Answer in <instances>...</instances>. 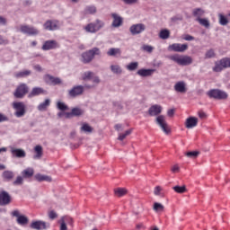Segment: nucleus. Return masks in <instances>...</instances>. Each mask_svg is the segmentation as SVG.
I'll list each match as a JSON object with an SVG mask.
<instances>
[{
    "label": "nucleus",
    "mask_w": 230,
    "mask_h": 230,
    "mask_svg": "<svg viewBox=\"0 0 230 230\" xmlns=\"http://www.w3.org/2000/svg\"><path fill=\"white\" fill-rule=\"evenodd\" d=\"M105 26V23L102 20H96L93 22L88 23L84 27L86 33H96Z\"/></svg>",
    "instance_id": "obj_1"
},
{
    "label": "nucleus",
    "mask_w": 230,
    "mask_h": 230,
    "mask_svg": "<svg viewBox=\"0 0 230 230\" xmlns=\"http://www.w3.org/2000/svg\"><path fill=\"white\" fill-rule=\"evenodd\" d=\"M13 109L14 110V116L16 118H23L26 114V104L22 102H13Z\"/></svg>",
    "instance_id": "obj_2"
},
{
    "label": "nucleus",
    "mask_w": 230,
    "mask_h": 230,
    "mask_svg": "<svg viewBox=\"0 0 230 230\" xmlns=\"http://www.w3.org/2000/svg\"><path fill=\"white\" fill-rule=\"evenodd\" d=\"M226 67H230V58H223L217 61L213 67V71H215V73H220V71H223V69H226Z\"/></svg>",
    "instance_id": "obj_3"
},
{
    "label": "nucleus",
    "mask_w": 230,
    "mask_h": 230,
    "mask_svg": "<svg viewBox=\"0 0 230 230\" xmlns=\"http://www.w3.org/2000/svg\"><path fill=\"white\" fill-rule=\"evenodd\" d=\"M30 91V88L28 87V84H21L14 92V97L15 98H24L26 94H28V92Z\"/></svg>",
    "instance_id": "obj_4"
},
{
    "label": "nucleus",
    "mask_w": 230,
    "mask_h": 230,
    "mask_svg": "<svg viewBox=\"0 0 230 230\" xmlns=\"http://www.w3.org/2000/svg\"><path fill=\"white\" fill-rule=\"evenodd\" d=\"M43 80L45 84H48L49 85H62V79H60L59 77H55L49 74L43 76Z\"/></svg>",
    "instance_id": "obj_5"
},
{
    "label": "nucleus",
    "mask_w": 230,
    "mask_h": 230,
    "mask_svg": "<svg viewBox=\"0 0 230 230\" xmlns=\"http://www.w3.org/2000/svg\"><path fill=\"white\" fill-rule=\"evenodd\" d=\"M50 224L45 221L38 220V221H32L31 224V228L35 230H46L49 229Z\"/></svg>",
    "instance_id": "obj_6"
},
{
    "label": "nucleus",
    "mask_w": 230,
    "mask_h": 230,
    "mask_svg": "<svg viewBox=\"0 0 230 230\" xmlns=\"http://www.w3.org/2000/svg\"><path fill=\"white\" fill-rule=\"evenodd\" d=\"M188 49V44L173 43L169 45L168 51H174L176 53H184Z\"/></svg>",
    "instance_id": "obj_7"
},
{
    "label": "nucleus",
    "mask_w": 230,
    "mask_h": 230,
    "mask_svg": "<svg viewBox=\"0 0 230 230\" xmlns=\"http://www.w3.org/2000/svg\"><path fill=\"white\" fill-rule=\"evenodd\" d=\"M59 26L60 23L57 20H48L43 24L44 30H47L48 31H55V30H58Z\"/></svg>",
    "instance_id": "obj_8"
},
{
    "label": "nucleus",
    "mask_w": 230,
    "mask_h": 230,
    "mask_svg": "<svg viewBox=\"0 0 230 230\" xmlns=\"http://www.w3.org/2000/svg\"><path fill=\"white\" fill-rule=\"evenodd\" d=\"M57 48H60L58 42L55 40H49L44 41L41 49H43V51H49L51 49H57Z\"/></svg>",
    "instance_id": "obj_9"
},
{
    "label": "nucleus",
    "mask_w": 230,
    "mask_h": 230,
    "mask_svg": "<svg viewBox=\"0 0 230 230\" xmlns=\"http://www.w3.org/2000/svg\"><path fill=\"white\" fill-rule=\"evenodd\" d=\"M9 148L13 157H15L16 159H24V157H26V151H24V149L13 146H10Z\"/></svg>",
    "instance_id": "obj_10"
},
{
    "label": "nucleus",
    "mask_w": 230,
    "mask_h": 230,
    "mask_svg": "<svg viewBox=\"0 0 230 230\" xmlns=\"http://www.w3.org/2000/svg\"><path fill=\"white\" fill-rule=\"evenodd\" d=\"M20 31L25 35H39V30L30 25H21Z\"/></svg>",
    "instance_id": "obj_11"
},
{
    "label": "nucleus",
    "mask_w": 230,
    "mask_h": 230,
    "mask_svg": "<svg viewBox=\"0 0 230 230\" xmlns=\"http://www.w3.org/2000/svg\"><path fill=\"white\" fill-rule=\"evenodd\" d=\"M145 30H146V26L143 23L133 24L129 28V31L132 35H139V33H143Z\"/></svg>",
    "instance_id": "obj_12"
},
{
    "label": "nucleus",
    "mask_w": 230,
    "mask_h": 230,
    "mask_svg": "<svg viewBox=\"0 0 230 230\" xmlns=\"http://www.w3.org/2000/svg\"><path fill=\"white\" fill-rule=\"evenodd\" d=\"M81 94H84L83 85L74 86L68 91V96H70V98H76V96H81Z\"/></svg>",
    "instance_id": "obj_13"
},
{
    "label": "nucleus",
    "mask_w": 230,
    "mask_h": 230,
    "mask_svg": "<svg viewBox=\"0 0 230 230\" xmlns=\"http://www.w3.org/2000/svg\"><path fill=\"white\" fill-rule=\"evenodd\" d=\"M10 202H12V196L6 190H2L0 192V206H8Z\"/></svg>",
    "instance_id": "obj_14"
},
{
    "label": "nucleus",
    "mask_w": 230,
    "mask_h": 230,
    "mask_svg": "<svg viewBox=\"0 0 230 230\" xmlns=\"http://www.w3.org/2000/svg\"><path fill=\"white\" fill-rule=\"evenodd\" d=\"M173 89L175 93H180L181 94H184L188 92V88L186 87V82L184 81L175 83Z\"/></svg>",
    "instance_id": "obj_15"
},
{
    "label": "nucleus",
    "mask_w": 230,
    "mask_h": 230,
    "mask_svg": "<svg viewBox=\"0 0 230 230\" xmlns=\"http://www.w3.org/2000/svg\"><path fill=\"white\" fill-rule=\"evenodd\" d=\"M162 112H163V106L159 104H155L151 106L148 110V114L149 116H152V117H155V116L157 117Z\"/></svg>",
    "instance_id": "obj_16"
},
{
    "label": "nucleus",
    "mask_w": 230,
    "mask_h": 230,
    "mask_svg": "<svg viewBox=\"0 0 230 230\" xmlns=\"http://www.w3.org/2000/svg\"><path fill=\"white\" fill-rule=\"evenodd\" d=\"M40 94H46V90L42 87H33L28 94V98H35V96H40Z\"/></svg>",
    "instance_id": "obj_17"
},
{
    "label": "nucleus",
    "mask_w": 230,
    "mask_h": 230,
    "mask_svg": "<svg viewBox=\"0 0 230 230\" xmlns=\"http://www.w3.org/2000/svg\"><path fill=\"white\" fill-rule=\"evenodd\" d=\"M154 73H155V69L142 68L137 70V75H138V76H142L143 78H146L147 76H152Z\"/></svg>",
    "instance_id": "obj_18"
},
{
    "label": "nucleus",
    "mask_w": 230,
    "mask_h": 230,
    "mask_svg": "<svg viewBox=\"0 0 230 230\" xmlns=\"http://www.w3.org/2000/svg\"><path fill=\"white\" fill-rule=\"evenodd\" d=\"M199 124V119L196 117H189L185 121L186 128H193Z\"/></svg>",
    "instance_id": "obj_19"
},
{
    "label": "nucleus",
    "mask_w": 230,
    "mask_h": 230,
    "mask_svg": "<svg viewBox=\"0 0 230 230\" xmlns=\"http://www.w3.org/2000/svg\"><path fill=\"white\" fill-rule=\"evenodd\" d=\"M111 17L113 18V28H119V26L123 24V18H121V16L118 15L117 13H111Z\"/></svg>",
    "instance_id": "obj_20"
},
{
    "label": "nucleus",
    "mask_w": 230,
    "mask_h": 230,
    "mask_svg": "<svg viewBox=\"0 0 230 230\" xmlns=\"http://www.w3.org/2000/svg\"><path fill=\"white\" fill-rule=\"evenodd\" d=\"M101 51L100 49L98 48H93L90 50H88L84 56L83 58L87 57V58H94V57H98L100 55Z\"/></svg>",
    "instance_id": "obj_21"
},
{
    "label": "nucleus",
    "mask_w": 230,
    "mask_h": 230,
    "mask_svg": "<svg viewBox=\"0 0 230 230\" xmlns=\"http://www.w3.org/2000/svg\"><path fill=\"white\" fill-rule=\"evenodd\" d=\"M172 60L175 64H178V66H190L193 64V59L191 58H173Z\"/></svg>",
    "instance_id": "obj_22"
},
{
    "label": "nucleus",
    "mask_w": 230,
    "mask_h": 230,
    "mask_svg": "<svg viewBox=\"0 0 230 230\" xmlns=\"http://www.w3.org/2000/svg\"><path fill=\"white\" fill-rule=\"evenodd\" d=\"M34 177H35L36 181H38V182H44V181L46 182H51L53 181L51 176H48L46 174L38 173Z\"/></svg>",
    "instance_id": "obj_23"
},
{
    "label": "nucleus",
    "mask_w": 230,
    "mask_h": 230,
    "mask_svg": "<svg viewBox=\"0 0 230 230\" xmlns=\"http://www.w3.org/2000/svg\"><path fill=\"white\" fill-rule=\"evenodd\" d=\"M51 105V100L50 99H45V101L38 105V111L40 112H44V111H47L48 107Z\"/></svg>",
    "instance_id": "obj_24"
},
{
    "label": "nucleus",
    "mask_w": 230,
    "mask_h": 230,
    "mask_svg": "<svg viewBox=\"0 0 230 230\" xmlns=\"http://www.w3.org/2000/svg\"><path fill=\"white\" fill-rule=\"evenodd\" d=\"M110 69L113 75H120L123 74V68L119 65H111Z\"/></svg>",
    "instance_id": "obj_25"
},
{
    "label": "nucleus",
    "mask_w": 230,
    "mask_h": 230,
    "mask_svg": "<svg viewBox=\"0 0 230 230\" xmlns=\"http://www.w3.org/2000/svg\"><path fill=\"white\" fill-rule=\"evenodd\" d=\"M13 177H15V174L12 171H4L2 173V179H4V181H6L7 182H10V181H12Z\"/></svg>",
    "instance_id": "obj_26"
},
{
    "label": "nucleus",
    "mask_w": 230,
    "mask_h": 230,
    "mask_svg": "<svg viewBox=\"0 0 230 230\" xmlns=\"http://www.w3.org/2000/svg\"><path fill=\"white\" fill-rule=\"evenodd\" d=\"M34 173H35V171L33 170V168H27L22 172V175L23 179H31V177H33Z\"/></svg>",
    "instance_id": "obj_27"
},
{
    "label": "nucleus",
    "mask_w": 230,
    "mask_h": 230,
    "mask_svg": "<svg viewBox=\"0 0 230 230\" xmlns=\"http://www.w3.org/2000/svg\"><path fill=\"white\" fill-rule=\"evenodd\" d=\"M96 6L94 5H88L84 8V15H94L96 13Z\"/></svg>",
    "instance_id": "obj_28"
},
{
    "label": "nucleus",
    "mask_w": 230,
    "mask_h": 230,
    "mask_svg": "<svg viewBox=\"0 0 230 230\" xmlns=\"http://www.w3.org/2000/svg\"><path fill=\"white\" fill-rule=\"evenodd\" d=\"M93 130L94 128L87 123H84L81 127V132H84V134H93Z\"/></svg>",
    "instance_id": "obj_29"
},
{
    "label": "nucleus",
    "mask_w": 230,
    "mask_h": 230,
    "mask_svg": "<svg viewBox=\"0 0 230 230\" xmlns=\"http://www.w3.org/2000/svg\"><path fill=\"white\" fill-rule=\"evenodd\" d=\"M30 75H31V71H30V70H23V71L15 73L14 76L16 78H26V76H30Z\"/></svg>",
    "instance_id": "obj_30"
},
{
    "label": "nucleus",
    "mask_w": 230,
    "mask_h": 230,
    "mask_svg": "<svg viewBox=\"0 0 230 230\" xmlns=\"http://www.w3.org/2000/svg\"><path fill=\"white\" fill-rule=\"evenodd\" d=\"M155 123L156 125H158V127H163L164 125H165L166 122V119L164 117V115H159L155 118Z\"/></svg>",
    "instance_id": "obj_31"
},
{
    "label": "nucleus",
    "mask_w": 230,
    "mask_h": 230,
    "mask_svg": "<svg viewBox=\"0 0 230 230\" xmlns=\"http://www.w3.org/2000/svg\"><path fill=\"white\" fill-rule=\"evenodd\" d=\"M34 151L36 155L33 156V159H40L42 157V146H36Z\"/></svg>",
    "instance_id": "obj_32"
},
{
    "label": "nucleus",
    "mask_w": 230,
    "mask_h": 230,
    "mask_svg": "<svg viewBox=\"0 0 230 230\" xmlns=\"http://www.w3.org/2000/svg\"><path fill=\"white\" fill-rule=\"evenodd\" d=\"M172 190L176 192V193H186L188 191V189H186V185H182V186H179L176 185L174 187H172Z\"/></svg>",
    "instance_id": "obj_33"
},
{
    "label": "nucleus",
    "mask_w": 230,
    "mask_h": 230,
    "mask_svg": "<svg viewBox=\"0 0 230 230\" xmlns=\"http://www.w3.org/2000/svg\"><path fill=\"white\" fill-rule=\"evenodd\" d=\"M93 75H94V73L92 72V71L84 72V73L82 75V80H84V82H87V81H89V80H93Z\"/></svg>",
    "instance_id": "obj_34"
},
{
    "label": "nucleus",
    "mask_w": 230,
    "mask_h": 230,
    "mask_svg": "<svg viewBox=\"0 0 230 230\" xmlns=\"http://www.w3.org/2000/svg\"><path fill=\"white\" fill-rule=\"evenodd\" d=\"M204 13L205 12L204 10H202V8H196L192 12V15L194 17H197V19H200V17H202Z\"/></svg>",
    "instance_id": "obj_35"
},
{
    "label": "nucleus",
    "mask_w": 230,
    "mask_h": 230,
    "mask_svg": "<svg viewBox=\"0 0 230 230\" xmlns=\"http://www.w3.org/2000/svg\"><path fill=\"white\" fill-rule=\"evenodd\" d=\"M218 17L219 24H221V26H227V24H229V20H227V17H226L224 14L219 13Z\"/></svg>",
    "instance_id": "obj_36"
},
{
    "label": "nucleus",
    "mask_w": 230,
    "mask_h": 230,
    "mask_svg": "<svg viewBox=\"0 0 230 230\" xmlns=\"http://www.w3.org/2000/svg\"><path fill=\"white\" fill-rule=\"evenodd\" d=\"M114 193L117 197H123L126 193H128V190L124 188H118L114 190Z\"/></svg>",
    "instance_id": "obj_37"
},
{
    "label": "nucleus",
    "mask_w": 230,
    "mask_h": 230,
    "mask_svg": "<svg viewBox=\"0 0 230 230\" xmlns=\"http://www.w3.org/2000/svg\"><path fill=\"white\" fill-rule=\"evenodd\" d=\"M185 155L187 157H190V159H197V157H199V155H200V152H199V151H189V152L185 153Z\"/></svg>",
    "instance_id": "obj_38"
},
{
    "label": "nucleus",
    "mask_w": 230,
    "mask_h": 230,
    "mask_svg": "<svg viewBox=\"0 0 230 230\" xmlns=\"http://www.w3.org/2000/svg\"><path fill=\"white\" fill-rule=\"evenodd\" d=\"M160 39H163L164 40H166V39H170V31L164 29L162 30L159 33Z\"/></svg>",
    "instance_id": "obj_39"
},
{
    "label": "nucleus",
    "mask_w": 230,
    "mask_h": 230,
    "mask_svg": "<svg viewBox=\"0 0 230 230\" xmlns=\"http://www.w3.org/2000/svg\"><path fill=\"white\" fill-rule=\"evenodd\" d=\"M57 109H58V111H69V107L66 103L60 101L57 102Z\"/></svg>",
    "instance_id": "obj_40"
},
{
    "label": "nucleus",
    "mask_w": 230,
    "mask_h": 230,
    "mask_svg": "<svg viewBox=\"0 0 230 230\" xmlns=\"http://www.w3.org/2000/svg\"><path fill=\"white\" fill-rule=\"evenodd\" d=\"M153 209L154 211H155V213H159V211H164V206L161 203L155 202L153 206Z\"/></svg>",
    "instance_id": "obj_41"
},
{
    "label": "nucleus",
    "mask_w": 230,
    "mask_h": 230,
    "mask_svg": "<svg viewBox=\"0 0 230 230\" xmlns=\"http://www.w3.org/2000/svg\"><path fill=\"white\" fill-rule=\"evenodd\" d=\"M132 134V129H128L125 131V133L119 134L118 137L119 141H123L127 138L128 136H130Z\"/></svg>",
    "instance_id": "obj_42"
},
{
    "label": "nucleus",
    "mask_w": 230,
    "mask_h": 230,
    "mask_svg": "<svg viewBox=\"0 0 230 230\" xmlns=\"http://www.w3.org/2000/svg\"><path fill=\"white\" fill-rule=\"evenodd\" d=\"M13 186H22L24 184V178L22 176H17L15 181H13Z\"/></svg>",
    "instance_id": "obj_43"
},
{
    "label": "nucleus",
    "mask_w": 230,
    "mask_h": 230,
    "mask_svg": "<svg viewBox=\"0 0 230 230\" xmlns=\"http://www.w3.org/2000/svg\"><path fill=\"white\" fill-rule=\"evenodd\" d=\"M84 110L80 109V108H73L72 109V114L73 116H84Z\"/></svg>",
    "instance_id": "obj_44"
},
{
    "label": "nucleus",
    "mask_w": 230,
    "mask_h": 230,
    "mask_svg": "<svg viewBox=\"0 0 230 230\" xmlns=\"http://www.w3.org/2000/svg\"><path fill=\"white\" fill-rule=\"evenodd\" d=\"M17 223L20 226H26V224H28V217H24V216H20L17 218Z\"/></svg>",
    "instance_id": "obj_45"
},
{
    "label": "nucleus",
    "mask_w": 230,
    "mask_h": 230,
    "mask_svg": "<svg viewBox=\"0 0 230 230\" xmlns=\"http://www.w3.org/2000/svg\"><path fill=\"white\" fill-rule=\"evenodd\" d=\"M139 66V64L137 62H132L129 63L128 65H127V69L128 71H136V69H137V66Z\"/></svg>",
    "instance_id": "obj_46"
},
{
    "label": "nucleus",
    "mask_w": 230,
    "mask_h": 230,
    "mask_svg": "<svg viewBox=\"0 0 230 230\" xmlns=\"http://www.w3.org/2000/svg\"><path fill=\"white\" fill-rule=\"evenodd\" d=\"M121 51L119 49H110V51H108L109 57H116V55H119Z\"/></svg>",
    "instance_id": "obj_47"
},
{
    "label": "nucleus",
    "mask_w": 230,
    "mask_h": 230,
    "mask_svg": "<svg viewBox=\"0 0 230 230\" xmlns=\"http://www.w3.org/2000/svg\"><path fill=\"white\" fill-rule=\"evenodd\" d=\"M196 21L201 24V26H205V28H208L209 26V21L204 18H197Z\"/></svg>",
    "instance_id": "obj_48"
},
{
    "label": "nucleus",
    "mask_w": 230,
    "mask_h": 230,
    "mask_svg": "<svg viewBox=\"0 0 230 230\" xmlns=\"http://www.w3.org/2000/svg\"><path fill=\"white\" fill-rule=\"evenodd\" d=\"M218 91L219 90H210L208 93V95L209 96V98H215L216 100H218Z\"/></svg>",
    "instance_id": "obj_49"
},
{
    "label": "nucleus",
    "mask_w": 230,
    "mask_h": 230,
    "mask_svg": "<svg viewBox=\"0 0 230 230\" xmlns=\"http://www.w3.org/2000/svg\"><path fill=\"white\" fill-rule=\"evenodd\" d=\"M227 93L219 90L217 93V100H227Z\"/></svg>",
    "instance_id": "obj_50"
},
{
    "label": "nucleus",
    "mask_w": 230,
    "mask_h": 230,
    "mask_svg": "<svg viewBox=\"0 0 230 230\" xmlns=\"http://www.w3.org/2000/svg\"><path fill=\"white\" fill-rule=\"evenodd\" d=\"M142 49H143V51H146V53H152V51H154V47H152L150 45H143Z\"/></svg>",
    "instance_id": "obj_51"
},
{
    "label": "nucleus",
    "mask_w": 230,
    "mask_h": 230,
    "mask_svg": "<svg viewBox=\"0 0 230 230\" xmlns=\"http://www.w3.org/2000/svg\"><path fill=\"white\" fill-rule=\"evenodd\" d=\"M60 230H67V225H66V220L64 217L60 218Z\"/></svg>",
    "instance_id": "obj_52"
},
{
    "label": "nucleus",
    "mask_w": 230,
    "mask_h": 230,
    "mask_svg": "<svg viewBox=\"0 0 230 230\" xmlns=\"http://www.w3.org/2000/svg\"><path fill=\"white\" fill-rule=\"evenodd\" d=\"M160 128L163 130V132H164V134H170L171 132L168 123L164 124V126H160Z\"/></svg>",
    "instance_id": "obj_53"
},
{
    "label": "nucleus",
    "mask_w": 230,
    "mask_h": 230,
    "mask_svg": "<svg viewBox=\"0 0 230 230\" xmlns=\"http://www.w3.org/2000/svg\"><path fill=\"white\" fill-rule=\"evenodd\" d=\"M91 80H92L93 84H95L96 85H98V84H100V82H102V80H100V76L95 75L94 74L92 76Z\"/></svg>",
    "instance_id": "obj_54"
},
{
    "label": "nucleus",
    "mask_w": 230,
    "mask_h": 230,
    "mask_svg": "<svg viewBox=\"0 0 230 230\" xmlns=\"http://www.w3.org/2000/svg\"><path fill=\"white\" fill-rule=\"evenodd\" d=\"M152 64L154 67H161L163 66V62L159 59H154Z\"/></svg>",
    "instance_id": "obj_55"
},
{
    "label": "nucleus",
    "mask_w": 230,
    "mask_h": 230,
    "mask_svg": "<svg viewBox=\"0 0 230 230\" xmlns=\"http://www.w3.org/2000/svg\"><path fill=\"white\" fill-rule=\"evenodd\" d=\"M58 217V214H57V212H55L54 210L49 212V218H50V220H55V218H57Z\"/></svg>",
    "instance_id": "obj_56"
},
{
    "label": "nucleus",
    "mask_w": 230,
    "mask_h": 230,
    "mask_svg": "<svg viewBox=\"0 0 230 230\" xmlns=\"http://www.w3.org/2000/svg\"><path fill=\"white\" fill-rule=\"evenodd\" d=\"M171 171L172 173H179V172H181V167H179V164H174L172 166Z\"/></svg>",
    "instance_id": "obj_57"
},
{
    "label": "nucleus",
    "mask_w": 230,
    "mask_h": 230,
    "mask_svg": "<svg viewBox=\"0 0 230 230\" xmlns=\"http://www.w3.org/2000/svg\"><path fill=\"white\" fill-rule=\"evenodd\" d=\"M206 57L207 58H215V50L214 49H210L206 53Z\"/></svg>",
    "instance_id": "obj_58"
},
{
    "label": "nucleus",
    "mask_w": 230,
    "mask_h": 230,
    "mask_svg": "<svg viewBox=\"0 0 230 230\" xmlns=\"http://www.w3.org/2000/svg\"><path fill=\"white\" fill-rule=\"evenodd\" d=\"M10 41L8 40L3 38L2 35H0V46H6V44H9Z\"/></svg>",
    "instance_id": "obj_59"
},
{
    "label": "nucleus",
    "mask_w": 230,
    "mask_h": 230,
    "mask_svg": "<svg viewBox=\"0 0 230 230\" xmlns=\"http://www.w3.org/2000/svg\"><path fill=\"white\" fill-rule=\"evenodd\" d=\"M161 191H163V188H161V186H156L154 190V193L156 196L161 195Z\"/></svg>",
    "instance_id": "obj_60"
},
{
    "label": "nucleus",
    "mask_w": 230,
    "mask_h": 230,
    "mask_svg": "<svg viewBox=\"0 0 230 230\" xmlns=\"http://www.w3.org/2000/svg\"><path fill=\"white\" fill-rule=\"evenodd\" d=\"M113 105L118 111H123V104L121 102H113Z\"/></svg>",
    "instance_id": "obj_61"
},
{
    "label": "nucleus",
    "mask_w": 230,
    "mask_h": 230,
    "mask_svg": "<svg viewBox=\"0 0 230 230\" xmlns=\"http://www.w3.org/2000/svg\"><path fill=\"white\" fill-rule=\"evenodd\" d=\"M3 121H8V117L3 113H0V123H3Z\"/></svg>",
    "instance_id": "obj_62"
},
{
    "label": "nucleus",
    "mask_w": 230,
    "mask_h": 230,
    "mask_svg": "<svg viewBox=\"0 0 230 230\" xmlns=\"http://www.w3.org/2000/svg\"><path fill=\"white\" fill-rule=\"evenodd\" d=\"M183 40H195V37L190 35V34H186L184 37H183Z\"/></svg>",
    "instance_id": "obj_63"
},
{
    "label": "nucleus",
    "mask_w": 230,
    "mask_h": 230,
    "mask_svg": "<svg viewBox=\"0 0 230 230\" xmlns=\"http://www.w3.org/2000/svg\"><path fill=\"white\" fill-rule=\"evenodd\" d=\"M115 130H117L118 132H121L123 131V125L121 124H116L114 127Z\"/></svg>",
    "instance_id": "obj_64"
}]
</instances>
